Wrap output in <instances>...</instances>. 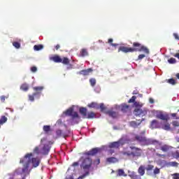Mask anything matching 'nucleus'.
<instances>
[{
	"label": "nucleus",
	"mask_w": 179,
	"mask_h": 179,
	"mask_svg": "<svg viewBox=\"0 0 179 179\" xmlns=\"http://www.w3.org/2000/svg\"><path fill=\"white\" fill-rule=\"evenodd\" d=\"M93 164V159L92 158H85L81 164V168L85 171V173L81 175L78 178V179H84L90 176V169H92V166Z\"/></svg>",
	"instance_id": "7ed1b4c3"
},
{
	"label": "nucleus",
	"mask_w": 179,
	"mask_h": 179,
	"mask_svg": "<svg viewBox=\"0 0 179 179\" xmlns=\"http://www.w3.org/2000/svg\"><path fill=\"white\" fill-rule=\"evenodd\" d=\"M60 63L63 64L64 65H69L71 60H69L68 57H63Z\"/></svg>",
	"instance_id": "cd10ccee"
},
{
	"label": "nucleus",
	"mask_w": 179,
	"mask_h": 179,
	"mask_svg": "<svg viewBox=\"0 0 179 179\" xmlns=\"http://www.w3.org/2000/svg\"><path fill=\"white\" fill-rule=\"evenodd\" d=\"M101 149L99 148H92L91 150L84 152L85 156H94V155H97L98 152H100Z\"/></svg>",
	"instance_id": "6e6552de"
},
{
	"label": "nucleus",
	"mask_w": 179,
	"mask_h": 179,
	"mask_svg": "<svg viewBox=\"0 0 179 179\" xmlns=\"http://www.w3.org/2000/svg\"><path fill=\"white\" fill-rule=\"evenodd\" d=\"M60 48H61V46L58 44L55 46L56 50H59Z\"/></svg>",
	"instance_id": "0e129e2a"
},
{
	"label": "nucleus",
	"mask_w": 179,
	"mask_h": 179,
	"mask_svg": "<svg viewBox=\"0 0 179 179\" xmlns=\"http://www.w3.org/2000/svg\"><path fill=\"white\" fill-rule=\"evenodd\" d=\"M106 114H108V115H109V117H112V118H117L118 115V113L113 110H108L106 112Z\"/></svg>",
	"instance_id": "a211bd4d"
},
{
	"label": "nucleus",
	"mask_w": 179,
	"mask_h": 179,
	"mask_svg": "<svg viewBox=\"0 0 179 179\" xmlns=\"http://www.w3.org/2000/svg\"><path fill=\"white\" fill-rule=\"evenodd\" d=\"M169 167H178V163L177 162H171L168 163Z\"/></svg>",
	"instance_id": "72a5a7b5"
},
{
	"label": "nucleus",
	"mask_w": 179,
	"mask_h": 179,
	"mask_svg": "<svg viewBox=\"0 0 179 179\" xmlns=\"http://www.w3.org/2000/svg\"><path fill=\"white\" fill-rule=\"evenodd\" d=\"M50 149H51V146H50V145L45 144L42 148V155H48Z\"/></svg>",
	"instance_id": "9b49d317"
},
{
	"label": "nucleus",
	"mask_w": 179,
	"mask_h": 179,
	"mask_svg": "<svg viewBox=\"0 0 179 179\" xmlns=\"http://www.w3.org/2000/svg\"><path fill=\"white\" fill-rule=\"evenodd\" d=\"M145 134H146V131H143L140 133V135L136 134L134 138L135 141L139 142V143H141V145H143L144 146L146 145H149V140L146 138V137L145 136Z\"/></svg>",
	"instance_id": "20e7f679"
},
{
	"label": "nucleus",
	"mask_w": 179,
	"mask_h": 179,
	"mask_svg": "<svg viewBox=\"0 0 179 179\" xmlns=\"http://www.w3.org/2000/svg\"><path fill=\"white\" fill-rule=\"evenodd\" d=\"M85 118L88 120L96 118V113H94V112H89L88 113H87V116Z\"/></svg>",
	"instance_id": "b1692460"
},
{
	"label": "nucleus",
	"mask_w": 179,
	"mask_h": 179,
	"mask_svg": "<svg viewBox=\"0 0 179 179\" xmlns=\"http://www.w3.org/2000/svg\"><path fill=\"white\" fill-rule=\"evenodd\" d=\"M163 128L165 131H170V124L166 123Z\"/></svg>",
	"instance_id": "37998d69"
},
{
	"label": "nucleus",
	"mask_w": 179,
	"mask_h": 179,
	"mask_svg": "<svg viewBox=\"0 0 179 179\" xmlns=\"http://www.w3.org/2000/svg\"><path fill=\"white\" fill-rule=\"evenodd\" d=\"M33 90H34L36 93H40V94H41V92L44 90V87L43 86L34 87Z\"/></svg>",
	"instance_id": "412c9836"
},
{
	"label": "nucleus",
	"mask_w": 179,
	"mask_h": 179,
	"mask_svg": "<svg viewBox=\"0 0 179 179\" xmlns=\"http://www.w3.org/2000/svg\"><path fill=\"white\" fill-rule=\"evenodd\" d=\"M168 83L174 85L177 84V82H176V80H174V78H170L168 80Z\"/></svg>",
	"instance_id": "58836bf2"
},
{
	"label": "nucleus",
	"mask_w": 179,
	"mask_h": 179,
	"mask_svg": "<svg viewBox=\"0 0 179 179\" xmlns=\"http://www.w3.org/2000/svg\"><path fill=\"white\" fill-rule=\"evenodd\" d=\"M28 97L30 101H34L35 97H36L37 99H40V92H34L33 93V94H29Z\"/></svg>",
	"instance_id": "ddd939ff"
},
{
	"label": "nucleus",
	"mask_w": 179,
	"mask_h": 179,
	"mask_svg": "<svg viewBox=\"0 0 179 179\" xmlns=\"http://www.w3.org/2000/svg\"><path fill=\"white\" fill-rule=\"evenodd\" d=\"M106 162H108V163H117L118 159L114 157H110L106 159Z\"/></svg>",
	"instance_id": "a878e982"
},
{
	"label": "nucleus",
	"mask_w": 179,
	"mask_h": 179,
	"mask_svg": "<svg viewBox=\"0 0 179 179\" xmlns=\"http://www.w3.org/2000/svg\"><path fill=\"white\" fill-rule=\"evenodd\" d=\"M122 51V52H145V54H149V49L146 48V46L141 45L138 42H134L133 43V48H128L125 46H120L118 49V52Z\"/></svg>",
	"instance_id": "f03ea898"
},
{
	"label": "nucleus",
	"mask_w": 179,
	"mask_h": 179,
	"mask_svg": "<svg viewBox=\"0 0 179 179\" xmlns=\"http://www.w3.org/2000/svg\"><path fill=\"white\" fill-rule=\"evenodd\" d=\"M13 45L15 48H20V43H19V42H13Z\"/></svg>",
	"instance_id": "79ce46f5"
},
{
	"label": "nucleus",
	"mask_w": 179,
	"mask_h": 179,
	"mask_svg": "<svg viewBox=\"0 0 179 179\" xmlns=\"http://www.w3.org/2000/svg\"><path fill=\"white\" fill-rule=\"evenodd\" d=\"M172 124L174 126V127H179V122H177V121H173L172 122Z\"/></svg>",
	"instance_id": "3c124183"
},
{
	"label": "nucleus",
	"mask_w": 179,
	"mask_h": 179,
	"mask_svg": "<svg viewBox=\"0 0 179 179\" xmlns=\"http://www.w3.org/2000/svg\"><path fill=\"white\" fill-rule=\"evenodd\" d=\"M138 173L140 176H145V166H140V167L138 169Z\"/></svg>",
	"instance_id": "393cba45"
},
{
	"label": "nucleus",
	"mask_w": 179,
	"mask_h": 179,
	"mask_svg": "<svg viewBox=\"0 0 179 179\" xmlns=\"http://www.w3.org/2000/svg\"><path fill=\"white\" fill-rule=\"evenodd\" d=\"M157 156L158 157H166V155H162V154H159V153H157Z\"/></svg>",
	"instance_id": "bf43d9fd"
},
{
	"label": "nucleus",
	"mask_w": 179,
	"mask_h": 179,
	"mask_svg": "<svg viewBox=\"0 0 179 179\" xmlns=\"http://www.w3.org/2000/svg\"><path fill=\"white\" fill-rule=\"evenodd\" d=\"M176 78H177L178 79H179V73H178L176 74Z\"/></svg>",
	"instance_id": "774afa93"
},
{
	"label": "nucleus",
	"mask_w": 179,
	"mask_h": 179,
	"mask_svg": "<svg viewBox=\"0 0 179 179\" xmlns=\"http://www.w3.org/2000/svg\"><path fill=\"white\" fill-rule=\"evenodd\" d=\"M88 107L90 108H95L96 110H99L100 108V105L96 102H92L91 103L88 104Z\"/></svg>",
	"instance_id": "6ab92c4d"
},
{
	"label": "nucleus",
	"mask_w": 179,
	"mask_h": 179,
	"mask_svg": "<svg viewBox=\"0 0 179 179\" xmlns=\"http://www.w3.org/2000/svg\"><path fill=\"white\" fill-rule=\"evenodd\" d=\"M122 156H127V157H130V156H132V151L124 150L122 151Z\"/></svg>",
	"instance_id": "4be33fe9"
},
{
	"label": "nucleus",
	"mask_w": 179,
	"mask_h": 179,
	"mask_svg": "<svg viewBox=\"0 0 179 179\" xmlns=\"http://www.w3.org/2000/svg\"><path fill=\"white\" fill-rule=\"evenodd\" d=\"M92 72H93V69H84L79 71V75H83V76H89Z\"/></svg>",
	"instance_id": "1a4fd4ad"
},
{
	"label": "nucleus",
	"mask_w": 179,
	"mask_h": 179,
	"mask_svg": "<svg viewBox=\"0 0 179 179\" xmlns=\"http://www.w3.org/2000/svg\"><path fill=\"white\" fill-rule=\"evenodd\" d=\"M172 176H173V179H179V173H178L172 174Z\"/></svg>",
	"instance_id": "de8ad7c7"
},
{
	"label": "nucleus",
	"mask_w": 179,
	"mask_h": 179,
	"mask_svg": "<svg viewBox=\"0 0 179 179\" xmlns=\"http://www.w3.org/2000/svg\"><path fill=\"white\" fill-rule=\"evenodd\" d=\"M51 61H53V62H56V64H59L62 62V59L57 55H55V56L50 57Z\"/></svg>",
	"instance_id": "4468645a"
},
{
	"label": "nucleus",
	"mask_w": 179,
	"mask_h": 179,
	"mask_svg": "<svg viewBox=\"0 0 179 179\" xmlns=\"http://www.w3.org/2000/svg\"><path fill=\"white\" fill-rule=\"evenodd\" d=\"M113 38H109L108 43L112 45V47H118V43H113Z\"/></svg>",
	"instance_id": "e433bc0d"
},
{
	"label": "nucleus",
	"mask_w": 179,
	"mask_h": 179,
	"mask_svg": "<svg viewBox=\"0 0 179 179\" xmlns=\"http://www.w3.org/2000/svg\"><path fill=\"white\" fill-rule=\"evenodd\" d=\"M37 71V67L34 66L31 67V71L33 72V73H36V71Z\"/></svg>",
	"instance_id": "09e8293b"
},
{
	"label": "nucleus",
	"mask_w": 179,
	"mask_h": 179,
	"mask_svg": "<svg viewBox=\"0 0 179 179\" xmlns=\"http://www.w3.org/2000/svg\"><path fill=\"white\" fill-rule=\"evenodd\" d=\"M146 56L143 54L139 55H138V59H143Z\"/></svg>",
	"instance_id": "603ef678"
},
{
	"label": "nucleus",
	"mask_w": 179,
	"mask_h": 179,
	"mask_svg": "<svg viewBox=\"0 0 179 179\" xmlns=\"http://www.w3.org/2000/svg\"><path fill=\"white\" fill-rule=\"evenodd\" d=\"M64 114L67 115V117H71L72 120H75V118L80 120V116H79L78 112L73 111V108H69L65 112H64Z\"/></svg>",
	"instance_id": "39448f33"
},
{
	"label": "nucleus",
	"mask_w": 179,
	"mask_h": 179,
	"mask_svg": "<svg viewBox=\"0 0 179 179\" xmlns=\"http://www.w3.org/2000/svg\"><path fill=\"white\" fill-rule=\"evenodd\" d=\"M172 157L173 159H179V151L176 150L175 152H172Z\"/></svg>",
	"instance_id": "f704fd0d"
},
{
	"label": "nucleus",
	"mask_w": 179,
	"mask_h": 179,
	"mask_svg": "<svg viewBox=\"0 0 179 179\" xmlns=\"http://www.w3.org/2000/svg\"><path fill=\"white\" fill-rule=\"evenodd\" d=\"M99 108L101 113H104L105 110H107V107L104 105V103H100Z\"/></svg>",
	"instance_id": "c9c22d12"
},
{
	"label": "nucleus",
	"mask_w": 179,
	"mask_h": 179,
	"mask_svg": "<svg viewBox=\"0 0 179 179\" xmlns=\"http://www.w3.org/2000/svg\"><path fill=\"white\" fill-rule=\"evenodd\" d=\"M156 117L159 120H162V121H167L169 120V115L164 114L163 113L157 114Z\"/></svg>",
	"instance_id": "9d476101"
},
{
	"label": "nucleus",
	"mask_w": 179,
	"mask_h": 179,
	"mask_svg": "<svg viewBox=\"0 0 179 179\" xmlns=\"http://www.w3.org/2000/svg\"><path fill=\"white\" fill-rule=\"evenodd\" d=\"M44 48V46L43 45H35L34 46V50L35 51H40V50H43Z\"/></svg>",
	"instance_id": "473e14b6"
},
{
	"label": "nucleus",
	"mask_w": 179,
	"mask_h": 179,
	"mask_svg": "<svg viewBox=\"0 0 179 179\" xmlns=\"http://www.w3.org/2000/svg\"><path fill=\"white\" fill-rule=\"evenodd\" d=\"M120 141H115V142H112L109 144V148L110 149L115 148V149H118V148H120Z\"/></svg>",
	"instance_id": "dca6fc26"
},
{
	"label": "nucleus",
	"mask_w": 179,
	"mask_h": 179,
	"mask_svg": "<svg viewBox=\"0 0 179 179\" xmlns=\"http://www.w3.org/2000/svg\"><path fill=\"white\" fill-rule=\"evenodd\" d=\"M119 177H121L123 176V177H125L127 175L125 174V171H123V169H118L117 170V175Z\"/></svg>",
	"instance_id": "2f4dec72"
},
{
	"label": "nucleus",
	"mask_w": 179,
	"mask_h": 179,
	"mask_svg": "<svg viewBox=\"0 0 179 179\" xmlns=\"http://www.w3.org/2000/svg\"><path fill=\"white\" fill-rule=\"evenodd\" d=\"M160 173V169L159 168H155L154 169V174H159Z\"/></svg>",
	"instance_id": "8fccbe9b"
},
{
	"label": "nucleus",
	"mask_w": 179,
	"mask_h": 179,
	"mask_svg": "<svg viewBox=\"0 0 179 179\" xmlns=\"http://www.w3.org/2000/svg\"><path fill=\"white\" fill-rule=\"evenodd\" d=\"M134 106L136 107V108H138L139 107V102L135 101L134 103Z\"/></svg>",
	"instance_id": "6e6d98bb"
},
{
	"label": "nucleus",
	"mask_w": 179,
	"mask_h": 179,
	"mask_svg": "<svg viewBox=\"0 0 179 179\" xmlns=\"http://www.w3.org/2000/svg\"><path fill=\"white\" fill-rule=\"evenodd\" d=\"M168 62L169 64H176V62H177V60L174 57H171L169 59H168Z\"/></svg>",
	"instance_id": "ea45409f"
},
{
	"label": "nucleus",
	"mask_w": 179,
	"mask_h": 179,
	"mask_svg": "<svg viewBox=\"0 0 179 179\" xmlns=\"http://www.w3.org/2000/svg\"><path fill=\"white\" fill-rule=\"evenodd\" d=\"M150 127H151L152 129H155L156 128H158L159 122H157V120H152L151 122Z\"/></svg>",
	"instance_id": "aec40b11"
},
{
	"label": "nucleus",
	"mask_w": 179,
	"mask_h": 179,
	"mask_svg": "<svg viewBox=\"0 0 179 179\" xmlns=\"http://www.w3.org/2000/svg\"><path fill=\"white\" fill-rule=\"evenodd\" d=\"M66 179H73V176H69Z\"/></svg>",
	"instance_id": "338daca9"
},
{
	"label": "nucleus",
	"mask_w": 179,
	"mask_h": 179,
	"mask_svg": "<svg viewBox=\"0 0 179 179\" xmlns=\"http://www.w3.org/2000/svg\"><path fill=\"white\" fill-rule=\"evenodd\" d=\"M149 101H150V104H153V103H155V100L152 98H150Z\"/></svg>",
	"instance_id": "052dcab7"
},
{
	"label": "nucleus",
	"mask_w": 179,
	"mask_h": 179,
	"mask_svg": "<svg viewBox=\"0 0 179 179\" xmlns=\"http://www.w3.org/2000/svg\"><path fill=\"white\" fill-rule=\"evenodd\" d=\"M87 55H89V52H87V49H82L80 52V57H87Z\"/></svg>",
	"instance_id": "5701e85b"
},
{
	"label": "nucleus",
	"mask_w": 179,
	"mask_h": 179,
	"mask_svg": "<svg viewBox=\"0 0 179 179\" xmlns=\"http://www.w3.org/2000/svg\"><path fill=\"white\" fill-rule=\"evenodd\" d=\"M136 100V96H133L129 101L128 103H134Z\"/></svg>",
	"instance_id": "c03bdc74"
},
{
	"label": "nucleus",
	"mask_w": 179,
	"mask_h": 179,
	"mask_svg": "<svg viewBox=\"0 0 179 179\" xmlns=\"http://www.w3.org/2000/svg\"><path fill=\"white\" fill-rule=\"evenodd\" d=\"M6 99V97L5 96H1L0 97V100L2 103H4L5 102V99Z\"/></svg>",
	"instance_id": "864d4df0"
},
{
	"label": "nucleus",
	"mask_w": 179,
	"mask_h": 179,
	"mask_svg": "<svg viewBox=\"0 0 179 179\" xmlns=\"http://www.w3.org/2000/svg\"><path fill=\"white\" fill-rule=\"evenodd\" d=\"M57 136H62V130L58 129L56 131Z\"/></svg>",
	"instance_id": "49530a36"
},
{
	"label": "nucleus",
	"mask_w": 179,
	"mask_h": 179,
	"mask_svg": "<svg viewBox=\"0 0 179 179\" xmlns=\"http://www.w3.org/2000/svg\"><path fill=\"white\" fill-rule=\"evenodd\" d=\"M33 153H27L20 160V164L22 165L21 174L29 176L33 169L40 166V159L33 157Z\"/></svg>",
	"instance_id": "f257e3e1"
},
{
	"label": "nucleus",
	"mask_w": 179,
	"mask_h": 179,
	"mask_svg": "<svg viewBox=\"0 0 179 179\" xmlns=\"http://www.w3.org/2000/svg\"><path fill=\"white\" fill-rule=\"evenodd\" d=\"M20 89L24 92H27V90H29V85L26 83H24L21 85Z\"/></svg>",
	"instance_id": "7c9ffc66"
},
{
	"label": "nucleus",
	"mask_w": 179,
	"mask_h": 179,
	"mask_svg": "<svg viewBox=\"0 0 179 179\" xmlns=\"http://www.w3.org/2000/svg\"><path fill=\"white\" fill-rule=\"evenodd\" d=\"M171 117H177V113H172Z\"/></svg>",
	"instance_id": "69168bd1"
},
{
	"label": "nucleus",
	"mask_w": 179,
	"mask_h": 179,
	"mask_svg": "<svg viewBox=\"0 0 179 179\" xmlns=\"http://www.w3.org/2000/svg\"><path fill=\"white\" fill-rule=\"evenodd\" d=\"M34 153H36V155H40V148L38 147H35L34 149Z\"/></svg>",
	"instance_id": "a18cd8bd"
},
{
	"label": "nucleus",
	"mask_w": 179,
	"mask_h": 179,
	"mask_svg": "<svg viewBox=\"0 0 179 179\" xmlns=\"http://www.w3.org/2000/svg\"><path fill=\"white\" fill-rule=\"evenodd\" d=\"M160 150L164 152H167L169 150H170V146L168 145H164L160 148Z\"/></svg>",
	"instance_id": "bb28decb"
},
{
	"label": "nucleus",
	"mask_w": 179,
	"mask_h": 179,
	"mask_svg": "<svg viewBox=\"0 0 179 179\" xmlns=\"http://www.w3.org/2000/svg\"><path fill=\"white\" fill-rule=\"evenodd\" d=\"M134 114L136 117H145L148 114V110L141 108H136L134 110Z\"/></svg>",
	"instance_id": "0eeeda50"
},
{
	"label": "nucleus",
	"mask_w": 179,
	"mask_h": 179,
	"mask_svg": "<svg viewBox=\"0 0 179 179\" xmlns=\"http://www.w3.org/2000/svg\"><path fill=\"white\" fill-rule=\"evenodd\" d=\"M142 121H143V119L141 120H138V122H136V121H131L129 122L130 127H132V128H138L139 127L140 124H142Z\"/></svg>",
	"instance_id": "f3484780"
},
{
	"label": "nucleus",
	"mask_w": 179,
	"mask_h": 179,
	"mask_svg": "<svg viewBox=\"0 0 179 179\" xmlns=\"http://www.w3.org/2000/svg\"><path fill=\"white\" fill-rule=\"evenodd\" d=\"M94 164L96 166L100 164V159H97L96 160L94 161Z\"/></svg>",
	"instance_id": "5fc2aeb1"
},
{
	"label": "nucleus",
	"mask_w": 179,
	"mask_h": 179,
	"mask_svg": "<svg viewBox=\"0 0 179 179\" xmlns=\"http://www.w3.org/2000/svg\"><path fill=\"white\" fill-rule=\"evenodd\" d=\"M153 169H155V166L149 164L145 168V170H147V171H151Z\"/></svg>",
	"instance_id": "a19ab883"
},
{
	"label": "nucleus",
	"mask_w": 179,
	"mask_h": 179,
	"mask_svg": "<svg viewBox=\"0 0 179 179\" xmlns=\"http://www.w3.org/2000/svg\"><path fill=\"white\" fill-rule=\"evenodd\" d=\"M174 57H175L176 58H178V59H179V52H178V53H176V54L174 55Z\"/></svg>",
	"instance_id": "e2e57ef3"
},
{
	"label": "nucleus",
	"mask_w": 179,
	"mask_h": 179,
	"mask_svg": "<svg viewBox=\"0 0 179 179\" xmlns=\"http://www.w3.org/2000/svg\"><path fill=\"white\" fill-rule=\"evenodd\" d=\"M173 37L176 38V40H179V36L178 35V34L174 33Z\"/></svg>",
	"instance_id": "4d7b16f0"
},
{
	"label": "nucleus",
	"mask_w": 179,
	"mask_h": 179,
	"mask_svg": "<svg viewBox=\"0 0 179 179\" xmlns=\"http://www.w3.org/2000/svg\"><path fill=\"white\" fill-rule=\"evenodd\" d=\"M121 111L122 113H128V111H131V106L127 105V103H123L121 105Z\"/></svg>",
	"instance_id": "f8f14e48"
},
{
	"label": "nucleus",
	"mask_w": 179,
	"mask_h": 179,
	"mask_svg": "<svg viewBox=\"0 0 179 179\" xmlns=\"http://www.w3.org/2000/svg\"><path fill=\"white\" fill-rule=\"evenodd\" d=\"M72 166L73 167H78V166H79V162H73Z\"/></svg>",
	"instance_id": "13d9d810"
},
{
	"label": "nucleus",
	"mask_w": 179,
	"mask_h": 179,
	"mask_svg": "<svg viewBox=\"0 0 179 179\" xmlns=\"http://www.w3.org/2000/svg\"><path fill=\"white\" fill-rule=\"evenodd\" d=\"M6 121H8V117H6V116L3 115L1 117L0 119V128L1 125H3V124H5V122H6Z\"/></svg>",
	"instance_id": "c85d7f7f"
},
{
	"label": "nucleus",
	"mask_w": 179,
	"mask_h": 179,
	"mask_svg": "<svg viewBox=\"0 0 179 179\" xmlns=\"http://www.w3.org/2000/svg\"><path fill=\"white\" fill-rule=\"evenodd\" d=\"M132 153V157H141L142 156V149L135 146H130Z\"/></svg>",
	"instance_id": "423d86ee"
},
{
	"label": "nucleus",
	"mask_w": 179,
	"mask_h": 179,
	"mask_svg": "<svg viewBox=\"0 0 179 179\" xmlns=\"http://www.w3.org/2000/svg\"><path fill=\"white\" fill-rule=\"evenodd\" d=\"M79 113L82 115L83 118H86L87 115V108L81 107L79 108Z\"/></svg>",
	"instance_id": "2eb2a0df"
},
{
	"label": "nucleus",
	"mask_w": 179,
	"mask_h": 179,
	"mask_svg": "<svg viewBox=\"0 0 179 179\" xmlns=\"http://www.w3.org/2000/svg\"><path fill=\"white\" fill-rule=\"evenodd\" d=\"M90 83L91 86H92V87L96 86V78L90 79Z\"/></svg>",
	"instance_id": "4c0bfd02"
},
{
	"label": "nucleus",
	"mask_w": 179,
	"mask_h": 179,
	"mask_svg": "<svg viewBox=\"0 0 179 179\" xmlns=\"http://www.w3.org/2000/svg\"><path fill=\"white\" fill-rule=\"evenodd\" d=\"M43 129L44 132H45V134H48V132H50L51 131V126L45 125V126H43Z\"/></svg>",
	"instance_id": "c756f323"
},
{
	"label": "nucleus",
	"mask_w": 179,
	"mask_h": 179,
	"mask_svg": "<svg viewBox=\"0 0 179 179\" xmlns=\"http://www.w3.org/2000/svg\"><path fill=\"white\" fill-rule=\"evenodd\" d=\"M131 177L133 179H137L138 178V176H136V175H132Z\"/></svg>",
	"instance_id": "680f3d73"
}]
</instances>
